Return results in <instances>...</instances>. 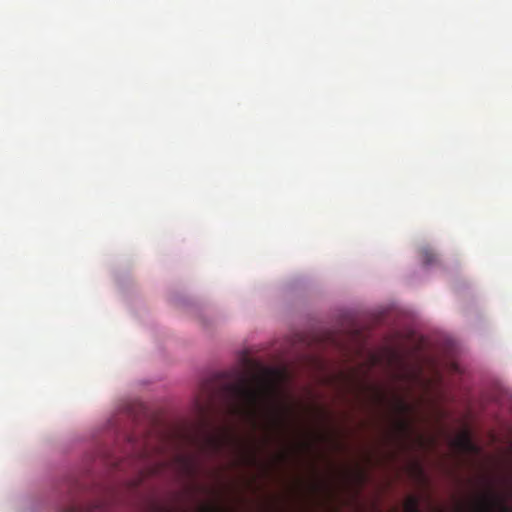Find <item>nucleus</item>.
<instances>
[{
    "label": "nucleus",
    "instance_id": "nucleus-5",
    "mask_svg": "<svg viewBox=\"0 0 512 512\" xmlns=\"http://www.w3.org/2000/svg\"><path fill=\"white\" fill-rule=\"evenodd\" d=\"M420 499L417 496H410L404 503L405 512H421L420 511Z\"/></svg>",
    "mask_w": 512,
    "mask_h": 512
},
{
    "label": "nucleus",
    "instance_id": "nucleus-3",
    "mask_svg": "<svg viewBox=\"0 0 512 512\" xmlns=\"http://www.w3.org/2000/svg\"><path fill=\"white\" fill-rule=\"evenodd\" d=\"M106 501L98 500L91 503H79L71 496L70 503L60 508V512H109Z\"/></svg>",
    "mask_w": 512,
    "mask_h": 512
},
{
    "label": "nucleus",
    "instance_id": "nucleus-9",
    "mask_svg": "<svg viewBox=\"0 0 512 512\" xmlns=\"http://www.w3.org/2000/svg\"><path fill=\"white\" fill-rule=\"evenodd\" d=\"M459 445L466 451H473L475 448L474 444L472 443L468 435H464L461 437V439L459 440Z\"/></svg>",
    "mask_w": 512,
    "mask_h": 512
},
{
    "label": "nucleus",
    "instance_id": "nucleus-10",
    "mask_svg": "<svg viewBox=\"0 0 512 512\" xmlns=\"http://www.w3.org/2000/svg\"><path fill=\"white\" fill-rule=\"evenodd\" d=\"M219 510L220 508L216 505L207 504L201 507V512H218Z\"/></svg>",
    "mask_w": 512,
    "mask_h": 512
},
{
    "label": "nucleus",
    "instance_id": "nucleus-11",
    "mask_svg": "<svg viewBox=\"0 0 512 512\" xmlns=\"http://www.w3.org/2000/svg\"><path fill=\"white\" fill-rule=\"evenodd\" d=\"M179 460L183 461L185 463V465H189L188 460L185 459L184 457H182V456L179 457Z\"/></svg>",
    "mask_w": 512,
    "mask_h": 512
},
{
    "label": "nucleus",
    "instance_id": "nucleus-1",
    "mask_svg": "<svg viewBox=\"0 0 512 512\" xmlns=\"http://www.w3.org/2000/svg\"><path fill=\"white\" fill-rule=\"evenodd\" d=\"M228 413L232 416L255 419L260 410L270 407L272 423L276 427L283 425V415L272 406L277 393V384L270 376H256L255 384L241 375L236 382L223 387Z\"/></svg>",
    "mask_w": 512,
    "mask_h": 512
},
{
    "label": "nucleus",
    "instance_id": "nucleus-12",
    "mask_svg": "<svg viewBox=\"0 0 512 512\" xmlns=\"http://www.w3.org/2000/svg\"><path fill=\"white\" fill-rule=\"evenodd\" d=\"M269 373H270V374H274V373H276V371H274V370H270V371H269Z\"/></svg>",
    "mask_w": 512,
    "mask_h": 512
},
{
    "label": "nucleus",
    "instance_id": "nucleus-7",
    "mask_svg": "<svg viewBox=\"0 0 512 512\" xmlns=\"http://www.w3.org/2000/svg\"><path fill=\"white\" fill-rule=\"evenodd\" d=\"M394 428L397 434L403 435L410 430V423L404 418H399L395 421Z\"/></svg>",
    "mask_w": 512,
    "mask_h": 512
},
{
    "label": "nucleus",
    "instance_id": "nucleus-8",
    "mask_svg": "<svg viewBox=\"0 0 512 512\" xmlns=\"http://www.w3.org/2000/svg\"><path fill=\"white\" fill-rule=\"evenodd\" d=\"M421 258L425 265H430L436 261V254L429 248H423L421 250Z\"/></svg>",
    "mask_w": 512,
    "mask_h": 512
},
{
    "label": "nucleus",
    "instance_id": "nucleus-4",
    "mask_svg": "<svg viewBox=\"0 0 512 512\" xmlns=\"http://www.w3.org/2000/svg\"><path fill=\"white\" fill-rule=\"evenodd\" d=\"M223 439L220 435L213 432H206L204 435V443L202 444L204 448H210L212 450H219L222 446Z\"/></svg>",
    "mask_w": 512,
    "mask_h": 512
},
{
    "label": "nucleus",
    "instance_id": "nucleus-2",
    "mask_svg": "<svg viewBox=\"0 0 512 512\" xmlns=\"http://www.w3.org/2000/svg\"><path fill=\"white\" fill-rule=\"evenodd\" d=\"M512 497V492L499 494L493 489L488 493L482 494L474 503L476 512H512V506L508 504V499Z\"/></svg>",
    "mask_w": 512,
    "mask_h": 512
},
{
    "label": "nucleus",
    "instance_id": "nucleus-6",
    "mask_svg": "<svg viewBox=\"0 0 512 512\" xmlns=\"http://www.w3.org/2000/svg\"><path fill=\"white\" fill-rule=\"evenodd\" d=\"M394 410L398 415H404L410 412V405L401 398H396L394 402Z\"/></svg>",
    "mask_w": 512,
    "mask_h": 512
}]
</instances>
